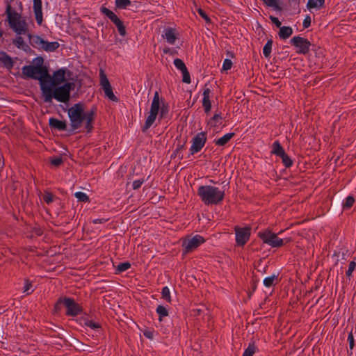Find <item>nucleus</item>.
Wrapping results in <instances>:
<instances>
[{
    "instance_id": "obj_1",
    "label": "nucleus",
    "mask_w": 356,
    "mask_h": 356,
    "mask_svg": "<svg viewBox=\"0 0 356 356\" xmlns=\"http://www.w3.org/2000/svg\"><path fill=\"white\" fill-rule=\"evenodd\" d=\"M97 108L93 106L90 110L85 112L84 104L81 102L75 104L68 111V117L70 120L71 131L81 128L85 124L87 133H91L94 129Z\"/></svg>"
},
{
    "instance_id": "obj_2",
    "label": "nucleus",
    "mask_w": 356,
    "mask_h": 356,
    "mask_svg": "<svg viewBox=\"0 0 356 356\" xmlns=\"http://www.w3.org/2000/svg\"><path fill=\"white\" fill-rule=\"evenodd\" d=\"M7 15V22L10 28L17 35H26L30 44L34 48L42 49L44 39L38 35H33L29 31V24L25 19L22 18L21 14L15 11L9 3H7V9L5 12Z\"/></svg>"
},
{
    "instance_id": "obj_3",
    "label": "nucleus",
    "mask_w": 356,
    "mask_h": 356,
    "mask_svg": "<svg viewBox=\"0 0 356 356\" xmlns=\"http://www.w3.org/2000/svg\"><path fill=\"white\" fill-rule=\"evenodd\" d=\"M75 88L74 82H66L56 86H43L40 90L44 103L51 104L54 99L58 102L67 104L71 98V91Z\"/></svg>"
},
{
    "instance_id": "obj_4",
    "label": "nucleus",
    "mask_w": 356,
    "mask_h": 356,
    "mask_svg": "<svg viewBox=\"0 0 356 356\" xmlns=\"http://www.w3.org/2000/svg\"><path fill=\"white\" fill-rule=\"evenodd\" d=\"M197 195L206 205H217L225 197V191L218 187L206 185L200 186L197 188Z\"/></svg>"
},
{
    "instance_id": "obj_5",
    "label": "nucleus",
    "mask_w": 356,
    "mask_h": 356,
    "mask_svg": "<svg viewBox=\"0 0 356 356\" xmlns=\"http://www.w3.org/2000/svg\"><path fill=\"white\" fill-rule=\"evenodd\" d=\"M35 60L36 61L35 65H25L22 67V72L26 78L38 80L40 88L41 90L42 85L44 86V80L47 67L42 65L44 61L42 57L38 56L35 59Z\"/></svg>"
},
{
    "instance_id": "obj_6",
    "label": "nucleus",
    "mask_w": 356,
    "mask_h": 356,
    "mask_svg": "<svg viewBox=\"0 0 356 356\" xmlns=\"http://www.w3.org/2000/svg\"><path fill=\"white\" fill-rule=\"evenodd\" d=\"M70 74L71 72L66 68H61L53 73V75H50L48 70L47 69L46 74L44 76V83L47 86H56L57 85H63L65 81L66 73Z\"/></svg>"
},
{
    "instance_id": "obj_7",
    "label": "nucleus",
    "mask_w": 356,
    "mask_h": 356,
    "mask_svg": "<svg viewBox=\"0 0 356 356\" xmlns=\"http://www.w3.org/2000/svg\"><path fill=\"white\" fill-rule=\"evenodd\" d=\"M258 236L264 243H266L272 248H280L284 245V241L277 236V234L272 232L269 229L258 233Z\"/></svg>"
},
{
    "instance_id": "obj_8",
    "label": "nucleus",
    "mask_w": 356,
    "mask_h": 356,
    "mask_svg": "<svg viewBox=\"0 0 356 356\" xmlns=\"http://www.w3.org/2000/svg\"><path fill=\"white\" fill-rule=\"evenodd\" d=\"M100 12L105 15L115 25L121 36L124 37L127 35L126 28L123 22L113 11L103 6L100 8Z\"/></svg>"
},
{
    "instance_id": "obj_9",
    "label": "nucleus",
    "mask_w": 356,
    "mask_h": 356,
    "mask_svg": "<svg viewBox=\"0 0 356 356\" xmlns=\"http://www.w3.org/2000/svg\"><path fill=\"white\" fill-rule=\"evenodd\" d=\"M290 43L297 49L296 53L298 54H307L312 46L311 42L307 38L300 36H294L291 39Z\"/></svg>"
},
{
    "instance_id": "obj_10",
    "label": "nucleus",
    "mask_w": 356,
    "mask_h": 356,
    "mask_svg": "<svg viewBox=\"0 0 356 356\" xmlns=\"http://www.w3.org/2000/svg\"><path fill=\"white\" fill-rule=\"evenodd\" d=\"M207 141V133L200 132L192 139V145L190 148V154L193 155L199 152L204 146Z\"/></svg>"
},
{
    "instance_id": "obj_11",
    "label": "nucleus",
    "mask_w": 356,
    "mask_h": 356,
    "mask_svg": "<svg viewBox=\"0 0 356 356\" xmlns=\"http://www.w3.org/2000/svg\"><path fill=\"white\" fill-rule=\"evenodd\" d=\"M100 83L104 91L105 95L111 101L118 102V98L114 95L112 86L103 70L100 71Z\"/></svg>"
},
{
    "instance_id": "obj_12",
    "label": "nucleus",
    "mask_w": 356,
    "mask_h": 356,
    "mask_svg": "<svg viewBox=\"0 0 356 356\" xmlns=\"http://www.w3.org/2000/svg\"><path fill=\"white\" fill-rule=\"evenodd\" d=\"M205 242L204 238L200 235H195L191 238L184 240L182 246L185 248V253L192 252Z\"/></svg>"
},
{
    "instance_id": "obj_13",
    "label": "nucleus",
    "mask_w": 356,
    "mask_h": 356,
    "mask_svg": "<svg viewBox=\"0 0 356 356\" xmlns=\"http://www.w3.org/2000/svg\"><path fill=\"white\" fill-rule=\"evenodd\" d=\"M64 306L67 309L66 315L69 316H76L83 312L82 307L70 298H64Z\"/></svg>"
},
{
    "instance_id": "obj_14",
    "label": "nucleus",
    "mask_w": 356,
    "mask_h": 356,
    "mask_svg": "<svg viewBox=\"0 0 356 356\" xmlns=\"http://www.w3.org/2000/svg\"><path fill=\"white\" fill-rule=\"evenodd\" d=\"M236 242L238 245L243 246L249 240L250 236V228L243 227L235 228Z\"/></svg>"
},
{
    "instance_id": "obj_15",
    "label": "nucleus",
    "mask_w": 356,
    "mask_h": 356,
    "mask_svg": "<svg viewBox=\"0 0 356 356\" xmlns=\"http://www.w3.org/2000/svg\"><path fill=\"white\" fill-rule=\"evenodd\" d=\"M211 92L210 88L207 87V84H205L203 91L202 106L206 113H209L211 109V102L210 101Z\"/></svg>"
},
{
    "instance_id": "obj_16",
    "label": "nucleus",
    "mask_w": 356,
    "mask_h": 356,
    "mask_svg": "<svg viewBox=\"0 0 356 356\" xmlns=\"http://www.w3.org/2000/svg\"><path fill=\"white\" fill-rule=\"evenodd\" d=\"M79 323L82 325L87 326L94 330H101V324L98 322L93 321L88 316H81L79 319Z\"/></svg>"
},
{
    "instance_id": "obj_17",
    "label": "nucleus",
    "mask_w": 356,
    "mask_h": 356,
    "mask_svg": "<svg viewBox=\"0 0 356 356\" xmlns=\"http://www.w3.org/2000/svg\"><path fill=\"white\" fill-rule=\"evenodd\" d=\"M33 11L38 24L41 25L43 21L41 0H33Z\"/></svg>"
},
{
    "instance_id": "obj_18",
    "label": "nucleus",
    "mask_w": 356,
    "mask_h": 356,
    "mask_svg": "<svg viewBox=\"0 0 356 356\" xmlns=\"http://www.w3.org/2000/svg\"><path fill=\"white\" fill-rule=\"evenodd\" d=\"M49 125L51 129L57 131H65L67 127L65 121L59 120L54 118H51L49 120Z\"/></svg>"
},
{
    "instance_id": "obj_19",
    "label": "nucleus",
    "mask_w": 356,
    "mask_h": 356,
    "mask_svg": "<svg viewBox=\"0 0 356 356\" xmlns=\"http://www.w3.org/2000/svg\"><path fill=\"white\" fill-rule=\"evenodd\" d=\"M0 62L3 64V66L7 69H12L14 65L12 58L8 55L6 52H1L0 54Z\"/></svg>"
},
{
    "instance_id": "obj_20",
    "label": "nucleus",
    "mask_w": 356,
    "mask_h": 356,
    "mask_svg": "<svg viewBox=\"0 0 356 356\" xmlns=\"http://www.w3.org/2000/svg\"><path fill=\"white\" fill-rule=\"evenodd\" d=\"M60 44L58 42H48L44 40V42L42 45V49L47 52L55 51Z\"/></svg>"
},
{
    "instance_id": "obj_21",
    "label": "nucleus",
    "mask_w": 356,
    "mask_h": 356,
    "mask_svg": "<svg viewBox=\"0 0 356 356\" xmlns=\"http://www.w3.org/2000/svg\"><path fill=\"white\" fill-rule=\"evenodd\" d=\"M160 109V103H159V95L158 92H155L153 100L152 102L150 112H153L155 114L159 113Z\"/></svg>"
},
{
    "instance_id": "obj_22",
    "label": "nucleus",
    "mask_w": 356,
    "mask_h": 356,
    "mask_svg": "<svg viewBox=\"0 0 356 356\" xmlns=\"http://www.w3.org/2000/svg\"><path fill=\"white\" fill-rule=\"evenodd\" d=\"M157 114H155L153 112H149V115L147 116L146 121L142 127V131L145 132L154 122Z\"/></svg>"
},
{
    "instance_id": "obj_23",
    "label": "nucleus",
    "mask_w": 356,
    "mask_h": 356,
    "mask_svg": "<svg viewBox=\"0 0 356 356\" xmlns=\"http://www.w3.org/2000/svg\"><path fill=\"white\" fill-rule=\"evenodd\" d=\"M285 153V151L280 143L278 140H275L272 145L271 154H275L277 156H280Z\"/></svg>"
},
{
    "instance_id": "obj_24",
    "label": "nucleus",
    "mask_w": 356,
    "mask_h": 356,
    "mask_svg": "<svg viewBox=\"0 0 356 356\" xmlns=\"http://www.w3.org/2000/svg\"><path fill=\"white\" fill-rule=\"evenodd\" d=\"M293 34V29L290 26H282L280 29L278 35L281 39H287Z\"/></svg>"
},
{
    "instance_id": "obj_25",
    "label": "nucleus",
    "mask_w": 356,
    "mask_h": 356,
    "mask_svg": "<svg viewBox=\"0 0 356 356\" xmlns=\"http://www.w3.org/2000/svg\"><path fill=\"white\" fill-rule=\"evenodd\" d=\"M234 135L235 134L233 132L226 134L222 137L215 140V144L218 146H224L234 136Z\"/></svg>"
},
{
    "instance_id": "obj_26",
    "label": "nucleus",
    "mask_w": 356,
    "mask_h": 356,
    "mask_svg": "<svg viewBox=\"0 0 356 356\" xmlns=\"http://www.w3.org/2000/svg\"><path fill=\"white\" fill-rule=\"evenodd\" d=\"M164 37L166 39L167 42L171 44H175V40L177 39L175 30L172 28H169L165 30Z\"/></svg>"
},
{
    "instance_id": "obj_27",
    "label": "nucleus",
    "mask_w": 356,
    "mask_h": 356,
    "mask_svg": "<svg viewBox=\"0 0 356 356\" xmlns=\"http://www.w3.org/2000/svg\"><path fill=\"white\" fill-rule=\"evenodd\" d=\"M278 275H273L272 276L266 277L264 280V284L266 287H271L278 282Z\"/></svg>"
},
{
    "instance_id": "obj_28",
    "label": "nucleus",
    "mask_w": 356,
    "mask_h": 356,
    "mask_svg": "<svg viewBox=\"0 0 356 356\" xmlns=\"http://www.w3.org/2000/svg\"><path fill=\"white\" fill-rule=\"evenodd\" d=\"M325 0H308L307 8L309 9L314 8H321L324 6Z\"/></svg>"
},
{
    "instance_id": "obj_29",
    "label": "nucleus",
    "mask_w": 356,
    "mask_h": 356,
    "mask_svg": "<svg viewBox=\"0 0 356 356\" xmlns=\"http://www.w3.org/2000/svg\"><path fill=\"white\" fill-rule=\"evenodd\" d=\"M131 4V2L130 0H115V8H118V9H126Z\"/></svg>"
},
{
    "instance_id": "obj_30",
    "label": "nucleus",
    "mask_w": 356,
    "mask_h": 356,
    "mask_svg": "<svg viewBox=\"0 0 356 356\" xmlns=\"http://www.w3.org/2000/svg\"><path fill=\"white\" fill-rule=\"evenodd\" d=\"M273 40L270 39L267 41L263 49V54L266 58H268L272 51Z\"/></svg>"
},
{
    "instance_id": "obj_31",
    "label": "nucleus",
    "mask_w": 356,
    "mask_h": 356,
    "mask_svg": "<svg viewBox=\"0 0 356 356\" xmlns=\"http://www.w3.org/2000/svg\"><path fill=\"white\" fill-rule=\"evenodd\" d=\"M257 348L254 343H249L248 348L245 350L242 356H253Z\"/></svg>"
},
{
    "instance_id": "obj_32",
    "label": "nucleus",
    "mask_w": 356,
    "mask_h": 356,
    "mask_svg": "<svg viewBox=\"0 0 356 356\" xmlns=\"http://www.w3.org/2000/svg\"><path fill=\"white\" fill-rule=\"evenodd\" d=\"M280 157L282 159L283 165L286 168H290L293 165L292 159L286 154V152L283 154V155H281Z\"/></svg>"
},
{
    "instance_id": "obj_33",
    "label": "nucleus",
    "mask_w": 356,
    "mask_h": 356,
    "mask_svg": "<svg viewBox=\"0 0 356 356\" xmlns=\"http://www.w3.org/2000/svg\"><path fill=\"white\" fill-rule=\"evenodd\" d=\"M355 202V198L352 195H348L344 202L343 203V209H348L350 207H353V204Z\"/></svg>"
},
{
    "instance_id": "obj_34",
    "label": "nucleus",
    "mask_w": 356,
    "mask_h": 356,
    "mask_svg": "<svg viewBox=\"0 0 356 356\" xmlns=\"http://www.w3.org/2000/svg\"><path fill=\"white\" fill-rule=\"evenodd\" d=\"M156 312L159 314V320L161 321L163 317L168 315L167 309L163 305H159L156 308Z\"/></svg>"
},
{
    "instance_id": "obj_35",
    "label": "nucleus",
    "mask_w": 356,
    "mask_h": 356,
    "mask_svg": "<svg viewBox=\"0 0 356 356\" xmlns=\"http://www.w3.org/2000/svg\"><path fill=\"white\" fill-rule=\"evenodd\" d=\"M222 118L220 114H215L209 120V124L211 127H216L218 124H220L222 122H220Z\"/></svg>"
},
{
    "instance_id": "obj_36",
    "label": "nucleus",
    "mask_w": 356,
    "mask_h": 356,
    "mask_svg": "<svg viewBox=\"0 0 356 356\" xmlns=\"http://www.w3.org/2000/svg\"><path fill=\"white\" fill-rule=\"evenodd\" d=\"M174 65L181 72L184 71L185 70L187 69L185 63L180 58H175L174 60Z\"/></svg>"
},
{
    "instance_id": "obj_37",
    "label": "nucleus",
    "mask_w": 356,
    "mask_h": 356,
    "mask_svg": "<svg viewBox=\"0 0 356 356\" xmlns=\"http://www.w3.org/2000/svg\"><path fill=\"white\" fill-rule=\"evenodd\" d=\"M74 196L78 199L79 202H89V197L83 192H76L74 194Z\"/></svg>"
},
{
    "instance_id": "obj_38",
    "label": "nucleus",
    "mask_w": 356,
    "mask_h": 356,
    "mask_svg": "<svg viewBox=\"0 0 356 356\" xmlns=\"http://www.w3.org/2000/svg\"><path fill=\"white\" fill-rule=\"evenodd\" d=\"M131 268V264L128 261L120 263L118 265L116 270L119 273L124 272Z\"/></svg>"
},
{
    "instance_id": "obj_39",
    "label": "nucleus",
    "mask_w": 356,
    "mask_h": 356,
    "mask_svg": "<svg viewBox=\"0 0 356 356\" xmlns=\"http://www.w3.org/2000/svg\"><path fill=\"white\" fill-rule=\"evenodd\" d=\"M161 296L162 298H163L168 302H171L170 293L168 286H165L162 289Z\"/></svg>"
},
{
    "instance_id": "obj_40",
    "label": "nucleus",
    "mask_w": 356,
    "mask_h": 356,
    "mask_svg": "<svg viewBox=\"0 0 356 356\" xmlns=\"http://www.w3.org/2000/svg\"><path fill=\"white\" fill-rule=\"evenodd\" d=\"M24 282H25V284L23 287V292L26 293V294L31 293L33 292V290L31 291V289L33 286L32 282H30L28 279H26L24 280Z\"/></svg>"
},
{
    "instance_id": "obj_41",
    "label": "nucleus",
    "mask_w": 356,
    "mask_h": 356,
    "mask_svg": "<svg viewBox=\"0 0 356 356\" xmlns=\"http://www.w3.org/2000/svg\"><path fill=\"white\" fill-rule=\"evenodd\" d=\"M21 35H18V36L13 40V44H15L19 49L23 47L25 44L24 39Z\"/></svg>"
},
{
    "instance_id": "obj_42",
    "label": "nucleus",
    "mask_w": 356,
    "mask_h": 356,
    "mask_svg": "<svg viewBox=\"0 0 356 356\" xmlns=\"http://www.w3.org/2000/svg\"><path fill=\"white\" fill-rule=\"evenodd\" d=\"M43 200L48 204H51L54 200V195L50 192H44L43 197Z\"/></svg>"
},
{
    "instance_id": "obj_43",
    "label": "nucleus",
    "mask_w": 356,
    "mask_h": 356,
    "mask_svg": "<svg viewBox=\"0 0 356 356\" xmlns=\"http://www.w3.org/2000/svg\"><path fill=\"white\" fill-rule=\"evenodd\" d=\"M355 268H356V262L354 261H351L349 263L348 269L346 272V275L348 277H350L352 276V273L355 270Z\"/></svg>"
},
{
    "instance_id": "obj_44",
    "label": "nucleus",
    "mask_w": 356,
    "mask_h": 356,
    "mask_svg": "<svg viewBox=\"0 0 356 356\" xmlns=\"http://www.w3.org/2000/svg\"><path fill=\"white\" fill-rule=\"evenodd\" d=\"M63 305H64V298H60L54 305V312L58 313L61 310Z\"/></svg>"
},
{
    "instance_id": "obj_45",
    "label": "nucleus",
    "mask_w": 356,
    "mask_h": 356,
    "mask_svg": "<svg viewBox=\"0 0 356 356\" xmlns=\"http://www.w3.org/2000/svg\"><path fill=\"white\" fill-rule=\"evenodd\" d=\"M63 161L61 156L52 158L50 161L51 165L58 167L63 163Z\"/></svg>"
},
{
    "instance_id": "obj_46",
    "label": "nucleus",
    "mask_w": 356,
    "mask_h": 356,
    "mask_svg": "<svg viewBox=\"0 0 356 356\" xmlns=\"http://www.w3.org/2000/svg\"><path fill=\"white\" fill-rule=\"evenodd\" d=\"M183 75L182 81L186 83H191V76L190 73L188 70V69L185 70L184 71L181 72Z\"/></svg>"
},
{
    "instance_id": "obj_47",
    "label": "nucleus",
    "mask_w": 356,
    "mask_h": 356,
    "mask_svg": "<svg viewBox=\"0 0 356 356\" xmlns=\"http://www.w3.org/2000/svg\"><path fill=\"white\" fill-rule=\"evenodd\" d=\"M198 14L206 21L207 23H211V19L202 8H199L197 10Z\"/></svg>"
},
{
    "instance_id": "obj_48",
    "label": "nucleus",
    "mask_w": 356,
    "mask_h": 356,
    "mask_svg": "<svg viewBox=\"0 0 356 356\" xmlns=\"http://www.w3.org/2000/svg\"><path fill=\"white\" fill-rule=\"evenodd\" d=\"M232 66V62L231 60L229 59H225L223 62V65H222V69L224 70H228L229 69H231Z\"/></svg>"
},
{
    "instance_id": "obj_49",
    "label": "nucleus",
    "mask_w": 356,
    "mask_h": 356,
    "mask_svg": "<svg viewBox=\"0 0 356 356\" xmlns=\"http://www.w3.org/2000/svg\"><path fill=\"white\" fill-rule=\"evenodd\" d=\"M168 113V106L163 104L160 110V117L161 118H165L166 114Z\"/></svg>"
},
{
    "instance_id": "obj_50",
    "label": "nucleus",
    "mask_w": 356,
    "mask_h": 356,
    "mask_svg": "<svg viewBox=\"0 0 356 356\" xmlns=\"http://www.w3.org/2000/svg\"><path fill=\"white\" fill-rule=\"evenodd\" d=\"M348 341L349 342V348H350V349L353 350V348H354V346H355V343H354V337H353V334L352 332H350L348 334Z\"/></svg>"
},
{
    "instance_id": "obj_51",
    "label": "nucleus",
    "mask_w": 356,
    "mask_h": 356,
    "mask_svg": "<svg viewBox=\"0 0 356 356\" xmlns=\"http://www.w3.org/2000/svg\"><path fill=\"white\" fill-rule=\"evenodd\" d=\"M264 3L269 7H277L278 0H263Z\"/></svg>"
},
{
    "instance_id": "obj_52",
    "label": "nucleus",
    "mask_w": 356,
    "mask_h": 356,
    "mask_svg": "<svg viewBox=\"0 0 356 356\" xmlns=\"http://www.w3.org/2000/svg\"><path fill=\"white\" fill-rule=\"evenodd\" d=\"M311 25V17L309 15H307L303 20L302 26L305 29L308 28Z\"/></svg>"
},
{
    "instance_id": "obj_53",
    "label": "nucleus",
    "mask_w": 356,
    "mask_h": 356,
    "mask_svg": "<svg viewBox=\"0 0 356 356\" xmlns=\"http://www.w3.org/2000/svg\"><path fill=\"white\" fill-rule=\"evenodd\" d=\"M270 21L278 28L280 29L281 26V22L279 20V19L274 16H270Z\"/></svg>"
},
{
    "instance_id": "obj_54",
    "label": "nucleus",
    "mask_w": 356,
    "mask_h": 356,
    "mask_svg": "<svg viewBox=\"0 0 356 356\" xmlns=\"http://www.w3.org/2000/svg\"><path fill=\"white\" fill-rule=\"evenodd\" d=\"M143 182H144V179H138V180L134 181L133 182V188L134 190L138 189L139 188H140V186Z\"/></svg>"
},
{
    "instance_id": "obj_55",
    "label": "nucleus",
    "mask_w": 356,
    "mask_h": 356,
    "mask_svg": "<svg viewBox=\"0 0 356 356\" xmlns=\"http://www.w3.org/2000/svg\"><path fill=\"white\" fill-rule=\"evenodd\" d=\"M108 219L106 218H97L92 220L94 224L104 223L107 222Z\"/></svg>"
},
{
    "instance_id": "obj_56",
    "label": "nucleus",
    "mask_w": 356,
    "mask_h": 356,
    "mask_svg": "<svg viewBox=\"0 0 356 356\" xmlns=\"http://www.w3.org/2000/svg\"><path fill=\"white\" fill-rule=\"evenodd\" d=\"M20 49H22L23 51H24L25 52H27V53L28 52L30 53V52L32 51V49H31V47L28 44H26V43Z\"/></svg>"
},
{
    "instance_id": "obj_57",
    "label": "nucleus",
    "mask_w": 356,
    "mask_h": 356,
    "mask_svg": "<svg viewBox=\"0 0 356 356\" xmlns=\"http://www.w3.org/2000/svg\"><path fill=\"white\" fill-rule=\"evenodd\" d=\"M184 147V144H177L175 152H179Z\"/></svg>"
},
{
    "instance_id": "obj_58",
    "label": "nucleus",
    "mask_w": 356,
    "mask_h": 356,
    "mask_svg": "<svg viewBox=\"0 0 356 356\" xmlns=\"http://www.w3.org/2000/svg\"><path fill=\"white\" fill-rule=\"evenodd\" d=\"M144 335L149 339H152L153 337L151 332H145Z\"/></svg>"
},
{
    "instance_id": "obj_59",
    "label": "nucleus",
    "mask_w": 356,
    "mask_h": 356,
    "mask_svg": "<svg viewBox=\"0 0 356 356\" xmlns=\"http://www.w3.org/2000/svg\"><path fill=\"white\" fill-rule=\"evenodd\" d=\"M177 155H178V156H179V159H181L183 158V156H179V152H175V151H174V152H173V154H172V156H175V157Z\"/></svg>"
},
{
    "instance_id": "obj_60",
    "label": "nucleus",
    "mask_w": 356,
    "mask_h": 356,
    "mask_svg": "<svg viewBox=\"0 0 356 356\" xmlns=\"http://www.w3.org/2000/svg\"><path fill=\"white\" fill-rule=\"evenodd\" d=\"M14 0H6V3L7 4L8 3H9V5L12 7L10 3L11 1H13ZM7 9V7L6 8V10Z\"/></svg>"
},
{
    "instance_id": "obj_61",
    "label": "nucleus",
    "mask_w": 356,
    "mask_h": 356,
    "mask_svg": "<svg viewBox=\"0 0 356 356\" xmlns=\"http://www.w3.org/2000/svg\"><path fill=\"white\" fill-rule=\"evenodd\" d=\"M17 3H18V5L19 6V8L22 10V2L19 1V2H17Z\"/></svg>"
},
{
    "instance_id": "obj_62",
    "label": "nucleus",
    "mask_w": 356,
    "mask_h": 356,
    "mask_svg": "<svg viewBox=\"0 0 356 356\" xmlns=\"http://www.w3.org/2000/svg\"><path fill=\"white\" fill-rule=\"evenodd\" d=\"M3 35V31L0 29V38Z\"/></svg>"
}]
</instances>
